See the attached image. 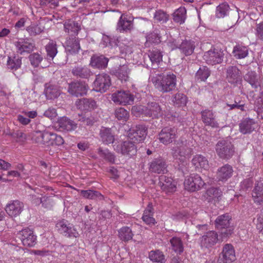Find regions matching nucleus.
<instances>
[{"instance_id": "obj_1", "label": "nucleus", "mask_w": 263, "mask_h": 263, "mask_svg": "<svg viewBox=\"0 0 263 263\" xmlns=\"http://www.w3.org/2000/svg\"><path fill=\"white\" fill-rule=\"evenodd\" d=\"M155 88L159 92L164 93L174 90L177 85V79L175 74L169 72L166 74L151 71L149 78Z\"/></svg>"}, {"instance_id": "obj_2", "label": "nucleus", "mask_w": 263, "mask_h": 263, "mask_svg": "<svg viewBox=\"0 0 263 263\" xmlns=\"http://www.w3.org/2000/svg\"><path fill=\"white\" fill-rule=\"evenodd\" d=\"M172 155L178 163H183L191 154L192 150L183 141L178 142L172 149Z\"/></svg>"}, {"instance_id": "obj_3", "label": "nucleus", "mask_w": 263, "mask_h": 263, "mask_svg": "<svg viewBox=\"0 0 263 263\" xmlns=\"http://www.w3.org/2000/svg\"><path fill=\"white\" fill-rule=\"evenodd\" d=\"M215 150L219 157L222 159H229L234 154V146L228 139L219 140L216 145Z\"/></svg>"}, {"instance_id": "obj_4", "label": "nucleus", "mask_w": 263, "mask_h": 263, "mask_svg": "<svg viewBox=\"0 0 263 263\" xmlns=\"http://www.w3.org/2000/svg\"><path fill=\"white\" fill-rule=\"evenodd\" d=\"M230 219L228 214H224L219 216L215 220V227L217 230L220 231L222 241L229 237L233 233V229L230 227Z\"/></svg>"}, {"instance_id": "obj_5", "label": "nucleus", "mask_w": 263, "mask_h": 263, "mask_svg": "<svg viewBox=\"0 0 263 263\" xmlns=\"http://www.w3.org/2000/svg\"><path fill=\"white\" fill-rule=\"evenodd\" d=\"M113 147L117 153L125 156L131 157L137 153V147L135 142L131 139L116 143Z\"/></svg>"}, {"instance_id": "obj_6", "label": "nucleus", "mask_w": 263, "mask_h": 263, "mask_svg": "<svg viewBox=\"0 0 263 263\" xmlns=\"http://www.w3.org/2000/svg\"><path fill=\"white\" fill-rule=\"evenodd\" d=\"M55 227L59 233L65 237L77 238L79 235L74 226L65 219L59 220Z\"/></svg>"}, {"instance_id": "obj_7", "label": "nucleus", "mask_w": 263, "mask_h": 263, "mask_svg": "<svg viewBox=\"0 0 263 263\" xmlns=\"http://www.w3.org/2000/svg\"><path fill=\"white\" fill-rule=\"evenodd\" d=\"M137 109L138 111H141L146 117H151L152 118H158L162 116L163 111L158 103L156 102H152L148 103L147 106L134 107L133 110Z\"/></svg>"}, {"instance_id": "obj_8", "label": "nucleus", "mask_w": 263, "mask_h": 263, "mask_svg": "<svg viewBox=\"0 0 263 263\" xmlns=\"http://www.w3.org/2000/svg\"><path fill=\"white\" fill-rule=\"evenodd\" d=\"M178 131L175 127H166L162 129L158 135L159 141L164 145L172 143L177 137Z\"/></svg>"}, {"instance_id": "obj_9", "label": "nucleus", "mask_w": 263, "mask_h": 263, "mask_svg": "<svg viewBox=\"0 0 263 263\" xmlns=\"http://www.w3.org/2000/svg\"><path fill=\"white\" fill-rule=\"evenodd\" d=\"M17 237L20 239L24 246L32 247L36 243V236L30 229L25 228L19 231Z\"/></svg>"}, {"instance_id": "obj_10", "label": "nucleus", "mask_w": 263, "mask_h": 263, "mask_svg": "<svg viewBox=\"0 0 263 263\" xmlns=\"http://www.w3.org/2000/svg\"><path fill=\"white\" fill-rule=\"evenodd\" d=\"M204 184V182L198 174L190 176L185 179L184 182L185 189L191 192H195L200 190Z\"/></svg>"}, {"instance_id": "obj_11", "label": "nucleus", "mask_w": 263, "mask_h": 263, "mask_svg": "<svg viewBox=\"0 0 263 263\" xmlns=\"http://www.w3.org/2000/svg\"><path fill=\"white\" fill-rule=\"evenodd\" d=\"M110 85V77L105 73L100 74L97 76L93 83V89L96 91L104 92L109 88Z\"/></svg>"}, {"instance_id": "obj_12", "label": "nucleus", "mask_w": 263, "mask_h": 263, "mask_svg": "<svg viewBox=\"0 0 263 263\" xmlns=\"http://www.w3.org/2000/svg\"><path fill=\"white\" fill-rule=\"evenodd\" d=\"M112 100L118 104H130L134 101V96L127 90H120L112 94Z\"/></svg>"}, {"instance_id": "obj_13", "label": "nucleus", "mask_w": 263, "mask_h": 263, "mask_svg": "<svg viewBox=\"0 0 263 263\" xmlns=\"http://www.w3.org/2000/svg\"><path fill=\"white\" fill-rule=\"evenodd\" d=\"M203 59L207 64L213 65L222 61L223 54L218 49H211L204 53Z\"/></svg>"}, {"instance_id": "obj_14", "label": "nucleus", "mask_w": 263, "mask_h": 263, "mask_svg": "<svg viewBox=\"0 0 263 263\" xmlns=\"http://www.w3.org/2000/svg\"><path fill=\"white\" fill-rule=\"evenodd\" d=\"M88 87L84 82H73L69 84L68 92L77 97L83 96L87 93Z\"/></svg>"}, {"instance_id": "obj_15", "label": "nucleus", "mask_w": 263, "mask_h": 263, "mask_svg": "<svg viewBox=\"0 0 263 263\" xmlns=\"http://www.w3.org/2000/svg\"><path fill=\"white\" fill-rule=\"evenodd\" d=\"M23 209V203L18 200H15L11 201L6 205L5 211L10 217H16L20 215Z\"/></svg>"}, {"instance_id": "obj_16", "label": "nucleus", "mask_w": 263, "mask_h": 263, "mask_svg": "<svg viewBox=\"0 0 263 263\" xmlns=\"http://www.w3.org/2000/svg\"><path fill=\"white\" fill-rule=\"evenodd\" d=\"M236 259L235 251L230 244H226L223 247L221 255L218 259L219 263H231Z\"/></svg>"}, {"instance_id": "obj_17", "label": "nucleus", "mask_w": 263, "mask_h": 263, "mask_svg": "<svg viewBox=\"0 0 263 263\" xmlns=\"http://www.w3.org/2000/svg\"><path fill=\"white\" fill-rule=\"evenodd\" d=\"M15 46L17 52L21 54L29 53L33 51L35 47L34 44L28 39L18 40L15 43Z\"/></svg>"}, {"instance_id": "obj_18", "label": "nucleus", "mask_w": 263, "mask_h": 263, "mask_svg": "<svg viewBox=\"0 0 263 263\" xmlns=\"http://www.w3.org/2000/svg\"><path fill=\"white\" fill-rule=\"evenodd\" d=\"M218 241V234L214 231H210L206 232L200 238L201 247L206 248L213 247Z\"/></svg>"}, {"instance_id": "obj_19", "label": "nucleus", "mask_w": 263, "mask_h": 263, "mask_svg": "<svg viewBox=\"0 0 263 263\" xmlns=\"http://www.w3.org/2000/svg\"><path fill=\"white\" fill-rule=\"evenodd\" d=\"M130 138L135 143L144 140L147 135V128L143 125H136L130 130Z\"/></svg>"}, {"instance_id": "obj_20", "label": "nucleus", "mask_w": 263, "mask_h": 263, "mask_svg": "<svg viewBox=\"0 0 263 263\" xmlns=\"http://www.w3.org/2000/svg\"><path fill=\"white\" fill-rule=\"evenodd\" d=\"M227 78L228 82L234 85L241 83V76L239 69L236 66H230L228 68Z\"/></svg>"}, {"instance_id": "obj_21", "label": "nucleus", "mask_w": 263, "mask_h": 263, "mask_svg": "<svg viewBox=\"0 0 263 263\" xmlns=\"http://www.w3.org/2000/svg\"><path fill=\"white\" fill-rule=\"evenodd\" d=\"M158 185L161 189L166 192L173 193L176 190V185L171 178L162 175L159 177Z\"/></svg>"}, {"instance_id": "obj_22", "label": "nucleus", "mask_w": 263, "mask_h": 263, "mask_svg": "<svg viewBox=\"0 0 263 263\" xmlns=\"http://www.w3.org/2000/svg\"><path fill=\"white\" fill-rule=\"evenodd\" d=\"M57 124L62 130L71 132L78 127V124L74 121L66 117H63L58 119Z\"/></svg>"}, {"instance_id": "obj_23", "label": "nucleus", "mask_w": 263, "mask_h": 263, "mask_svg": "<svg viewBox=\"0 0 263 263\" xmlns=\"http://www.w3.org/2000/svg\"><path fill=\"white\" fill-rule=\"evenodd\" d=\"M233 173L232 167L227 164L218 169L216 177L219 181H226L232 176Z\"/></svg>"}, {"instance_id": "obj_24", "label": "nucleus", "mask_w": 263, "mask_h": 263, "mask_svg": "<svg viewBox=\"0 0 263 263\" xmlns=\"http://www.w3.org/2000/svg\"><path fill=\"white\" fill-rule=\"evenodd\" d=\"M201 114L202 120L206 125L210 126L213 128L218 127V123L215 119V116L212 110L205 109L202 111Z\"/></svg>"}, {"instance_id": "obj_25", "label": "nucleus", "mask_w": 263, "mask_h": 263, "mask_svg": "<svg viewBox=\"0 0 263 263\" xmlns=\"http://www.w3.org/2000/svg\"><path fill=\"white\" fill-rule=\"evenodd\" d=\"M65 44L66 50L70 54L76 53L80 49L79 41L76 36L67 38Z\"/></svg>"}, {"instance_id": "obj_26", "label": "nucleus", "mask_w": 263, "mask_h": 263, "mask_svg": "<svg viewBox=\"0 0 263 263\" xmlns=\"http://www.w3.org/2000/svg\"><path fill=\"white\" fill-rule=\"evenodd\" d=\"M149 170L155 173L164 174L166 171L165 161L161 158L154 159L150 164Z\"/></svg>"}, {"instance_id": "obj_27", "label": "nucleus", "mask_w": 263, "mask_h": 263, "mask_svg": "<svg viewBox=\"0 0 263 263\" xmlns=\"http://www.w3.org/2000/svg\"><path fill=\"white\" fill-rule=\"evenodd\" d=\"M244 79L249 83L253 88L256 89L261 86V80L260 77L255 71H249L245 75Z\"/></svg>"}, {"instance_id": "obj_28", "label": "nucleus", "mask_w": 263, "mask_h": 263, "mask_svg": "<svg viewBox=\"0 0 263 263\" xmlns=\"http://www.w3.org/2000/svg\"><path fill=\"white\" fill-rule=\"evenodd\" d=\"M192 163L196 170H206L209 167V161L206 158L201 155H196L192 159Z\"/></svg>"}, {"instance_id": "obj_29", "label": "nucleus", "mask_w": 263, "mask_h": 263, "mask_svg": "<svg viewBox=\"0 0 263 263\" xmlns=\"http://www.w3.org/2000/svg\"><path fill=\"white\" fill-rule=\"evenodd\" d=\"M77 108L82 110L93 109L96 107V102L91 99L83 98L78 100L76 102Z\"/></svg>"}, {"instance_id": "obj_30", "label": "nucleus", "mask_w": 263, "mask_h": 263, "mask_svg": "<svg viewBox=\"0 0 263 263\" xmlns=\"http://www.w3.org/2000/svg\"><path fill=\"white\" fill-rule=\"evenodd\" d=\"M133 22L128 20L123 14H122L117 24V30L120 32H127L132 29Z\"/></svg>"}, {"instance_id": "obj_31", "label": "nucleus", "mask_w": 263, "mask_h": 263, "mask_svg": "<svg viewBox=\"0 0 263 263\" xmlns=\"http://www.w3.org/2000/svg\"><path fill=\"white\" fill-rule=\"evenodd\" d=\"M108 59L103 55H93L91 58L90 64L92 67L99 69L105 68L106 67Z\"/></svg>"}, {"instance_id": "obj_32", "label": "nucleus", "mask_w": 263, "mask_h": 263, "mask_svg": "<svg viewBox=\"0 0 263 263\" xmlns=\"http://www.w3.org/2000/svg\"><path fill=\"white\" fill-rule=\"evenodd\" d=\"M102 142L105 144L112 143L115 140V135L110 128H102L100 132Z\"/></svg>"}, {"instance_id": "obj_33", "label": "nucleus", "mask_w": 263, "mask_h": 263, "mask_svg": "<svg viewBox=\"0 0 263 263\" xmlns=\"http://www.w3.org/2000/svg\"><path fill=\"white\" fill-rule=\"evenodd\" d=\"M254 202L261 204H263V183L258 182L255 185L252 193Z\"/></svg>"}, {"instance_id": "obj_34", "label": "nucleus", "mask_w": 263, "mask_h": 263, "mask_svg": "<svg viewBox=\"0 0 263 263\" xmlns=\"http://www.w3.org/2000/svg\"><path fill=\"white\" fill-rule=\"evenodd\" d=\"M71 72L73 76L83 79H87L92 75L90 70L86 66H76Z\"/></svg>"}, {"instance_id": "obj_35", "label": "nucleus", "mask_w": 263, "mask_h": 263, "mask_svg": "<svg viewBox=\"0 0 263 263\" xmlns=\"http://www.w3.org/2000/svg\"><path fill=\"white\" fill-rule=\"evenodd\" d=\"M64 29L65 32L70 34L71 36H76L81 30V27L79 23L69 20L64 24Z\"/></svg>"}, {"instance_id": "obj_36", "label": "nucleus", "mask_w": 263, "mask_h": 263, "mask_svg": "<svg viewBox=\"0 0 263 263\" xmlns=\"http://www.w3.org/2000/svg\"><path fill=\"white\" fill-rule=\"evenodd\" d=\"M97 153L101 159L111 164L115 163L116 156L115 154L108 149L99 147L97 149Z\"/></svg>"}, {"instance_id": "obj_37", "label": "nucleus", "mask_w": 263, "mask_h": 263, "mask_svg": "<svg viewBox=\"0 0 263 263\" xmlns=\"http://www.w3.org/2000/svg\"><path fill=\"white\" fill-rule=\"evenodd\" d=\"M129 69L128 65H123L120 66L114 71L115 76L119 78L121 81L126 82L129 79Z\"/></svg>"}, {"instance_id": "obj_38", "label": "nucleus", "mask_w": 263, "mask_h": 263, "mask_svg": "<svg viewBox=\"0 0 263 263\" xmlns=\"http://www.w3.org/2000/svg\"><path fill=\"white\" fill-rule=\"evenodd\" d=\"M248 48L241 44L235 46L233 49L234 57L237 59H241L248 55Z\"/></svg>"}, {"instance_id": "obj_39", "label": "nucleus", "mask_w": 263, "mask_h": 263, "mask_svg": "<svg viewBox=\"0 0 263 263\" xmlns=\"http://www.w3.org/2000/svg\"><path fill=\"white\" fill-rule=\"evenodd\" d=\"M255 123L252 119H245L239 124V129L241 133L246 134L250 133L255 128L254 127Z\"/></svg>"}, {"instance_id": "obj_40", "label": "nucleus", "mask_w": 263, "mask_h": 263, "mask_svg": "<svg viewBox=\"0 0 263 263\" xmlns=\"http://www.w3.org/2000/svg\"><path fill=\"white\" fill-rule=\"evenodd\" d=\"M134 234L128 227H123L118 231V237L120 240L127 242L133 239Z\"/></svg>"}, {"instance_id": "obj_41", "label": "nucleus", "mask_w": 263, "mask_h": 263, "mask_svg": "<svg viewBox=\"0 0 263 263\" xmlns=\"http://www.w3.org/2000/svg\"><path fill=\"white\" fill-rule=\"evenodd\" d=\"M153 208L151 204H148L146 209L144 211L143 216L142 217L143 221L147 224L154 225L155 222V219L153 218Z\"/></svg>"}, {"instance_id": "obj_42", "label": "nucleus", "mask_w": 263, "mask_h": 263, "mask_svg": "<svg viewBox=\"0 0 263 263\" xmlns=\"http://www.w3.org/2000/svg\"><path fill=\"white\" fill-rule=\"evenodd\" d=\"M179 48L181 52L186 56L191 55L193 53L195 49L194 43L191 41H183Z\"/></svg>"}, {"instance_id": "obj_43", "label": "nucleus", "mask_w": 263, "mask_h": 263, "mask_svg": "<svg viewBox=\"0 0 263 263\" xmlns=\"http://www.w3.org/2000/svg\"><path fill=\"white\" fill-rule=\"evenodd\" d=\"M47 99H54L60 95V90L58 86L50 85L46 86L44 91Z\"/></svg>"}, {"instance_id": "obj_44", "label": "nucleus", "mask_w": 263, "mask_h": 263, "mask_svg": "<svg viewBox=\"0 0 263 263\" xmlns=\"http://www.w3.org/2000/svg\"><path fill=\"white\" fill-rule=\"evenodd\" d=\"M186 10L184 7H180L173 13V20L175 22L182 24L186 19Z\"/></svg>"}, {"instance_id": "obj_45", "label": "nucleus", "mask_w": 263, "mask_h": 263, "mask_svg": "<svg viewBox=\"0 0 263 263\" xmlns=\"http://www.w3.org/2000/svg\"><path fill=\"white\" fill-rule=\"evenodd\" d=\"M230 11V8L229 5L226 3H223L219 4L216 9L215 16L217 18H223L224 16L229 15Z\"/></svg>"}, {"instance_id": "obj_46", "label": "nucleus", "mask_w": 263, "mask_h": 263, "mask_svg": "<svg viewBox=\"0 0 263 263\" xmlns=\"http://www.w3.org/2000/svg\"><path fill=\"white\" fill-rule=\"evenodd\" d=\"M170 242L171 245L172 250L177 253H181L183 251L184 247L183 242L180 238L178 237H173L172 238Z\"/></svg>"}, {"instance_id": "obj_47", "label": "nucleus", "mask_w": 263, "mask_h": 263, "mask_svg": "<svg viewBox=\"0 0 263 263\" xmlns=\"http://www.w3.org/2000/svg\"><path fill=\"white\" fill-rule=\"evenodd\" d=\"M81 195L85 198L89 199L102 200L103 196L99 192L93 190H81Z\"/></svg>"}, {"instance_id": "obj_48", "label": "nucleus", "mask_w": 263, "mask_h": 263, "mask_svg": "<svg viewBox=\"0 0 263 263\" xmlns=\"http://www.w3.org/2000/svg\"><path fill=\"white\" fill-rule=\"evenodd\" d=\"M22 65V58L13 57H8L7 66L8 69L16 70L21 67Z\"/></svg>"}, {"instance_id": "obj_49", "label": "nucleus", "mask_w": 263, "mask_h": 263, "mask_svg": "<svg viewBox=\"0 0 263 263\" xmlns=\"http://www.w3.org/2000/svg\"><path fill=\"white\" fill-rule=\"evenodd\" d=\"M47 56L48 59L52 60L58 53L56 43L51 41L46 46Z\"/></svg>"}, {"instance_id": "obj_50", "label": "nucleus", "mask_w": 263, "mask_h": 263, "mask_svg": "<svg viewBox=\"0 0 263 263\" xmlns=\"http://www.w3.org/2000/svg\"><path fill=\"white\" fill-rule=\"evenodd\" d=\"M149 258L154 262L164 263L165 261L163 253L159 250L151 251L149 254Z\"/></svg>"}, {"instance_id": "obj_51", "label": "nucleus", "mask_w": 263, "mask_h": 263, "mask_svg": "<svg viewBox=\"0 0 263 263\" xmlns=\"http://www.w3.org/2000/svg\"><path fill=\"white\" fill-rule=\"evenodd\" d=\"M172 101L174 105L179 107L186 104L187 98L183 93L178 92L173 96Z\"/></svg>"}, {"instance_id": "obj_52", "label": "nucleus", "mask_w": 263, "mask_h": 263, "mask_svg": "<svg viewBox=\"0 0 263 263\" xmlns=\"http://www.w3.org/2000/svg\"><path fill=\"white\" fill-rule=\"evenodd\" d=\"M26 30L31 36L40 34L44 30V27L36 24H32L27 27Z\"/></svg>"}, {"instance_id": "obj_53", "label": "nucleus", "mask_w": 263, "mask_h": 263, "mask_svg": "<svg viewBox=\"0 0 263 263\" xmlns=\"http://www.w3.org/2000/svg\"><path fill=\"white\" fill-rule=\"evenodd\" d=\"M148 57L153 64H158L162 60V55L158 49H155L151 51Z\"/></svg>"}, {"instance_id": "obj_54", "label": "nucleus", "mask_w": 263, "mask_h": 263, "mask_svg": "<svg viewBox=\"0 0 263 263\" xmlns=\"http://www.w3.org/2000/svg\"><path fill=\"white\" fill-rule=\"evenodd\" d=\"M169 16L162 10L156 11L154 14V20L157 22L163 24L168 20Z\"/></svg>"}, {"instance_id": "obj_55", "label": "nucleus", "mask_w": 263, "mask_h": 263, "mask_svg": "<svg viewBox=\"0 0 263 263\" xmlns=\"http://www.w3.org/2000/svg\"><path fill=\"white\" fill-rule=\"evenodd\" d=\"M206 194L209 197V200H217L221 195V191L215 187L209 189L206 191Z\"/></svg>"}, {"instance_id": "obj_56", "label": "nucleus", "mask_w": 263, "mask_h": 263, "mask_svg": "<svg viewBox=\"0 0 263 263\" xmlns=\"http://www.w3.org/2000/svg\"><path fill=\"white\" fill-rule=\"evenodd\" d=\"M210 76V71L209 69L205 66L200 67L197 71L196 77L197 79L201 81H205Z\"/></svg>"}, {"instance_id": "obj_57", "label": "nucleus", "mask_w": 263, "mask_h": 263, "mask_svg": "<svg viewBox=\"0 0 263 263\" xmlns=\"http://www.w3.org/2000/svg\"><path fill=\"white\" fill-rule=\"evenodd\" d=\"M116 117L119 120L126 121L129 117L128 112L124 108L120 107L115 110Z\"/></svg>"}, {"instance_id": "obj_58", "label": "nucleus", "mask_w": 263, "mask_h": 263, "mask_svg": "<svg viewBox=\"0 0 263 263\" xmlns=\"http://www.w3.org/2000/svg\"><path fill=\"white\" fill-rule=\"evenodd\" d=\"M79 121L82 123L84 125H92L95 123V120L93 117L89 115H79Z\"/></svg>"}, {"instance_id": "obj_59", "label": "nucleus", "mask_w": 263, "mask_h": 263, "mask_svg": "<svg viewBox=\"0 0 263 263\" xmlns=\"http://www.w3.org/2000/svg\"><path fill=\"white\" fill-rule=\"evenodd\" d=\"M29 59L32 65L37 67L43 60V58L38 53L31 54L29 56Z\"/></svg>"}, {"instance_id": "obj_60", "label": "nucleus", "mask_w": 263, "mask_h": 263, "mask_svg": "<svg viewBox=\"0 0 263 263\" xmlns=\"http://www.w3.org/2000/svg\"><path fill=\"white\" fill-rule=\"evenodd\" d=\"M50 142L52 143L50 144V146H61L64 144V140L61 136L52 133Z\"/></svg>"}, {"instance_id": "obj_61", "label": "nucleus", "mask_w": 263, "mask_h": 263, "mask_svg": "<svg viewBox=\"0 0 263 263\" xmlns=\"http://www.w3.org/2000/svg\"><path fill=\"white\" fill-rule=\"evenodd\" d=\"M237 16L235 13L234 16H232L231 17L229 18L223 23V27L226 30H228L233 27L236 24L237 21Z\"/></svg>"}, {"instance_id": "obj_62", "label": "nucleus", "mask_w": 263, "mask_h": 263, "mask_svg": "<svg viewBox=\"0 0 263 263\" xmlns=\"http://www.w3.org/2000/svg\"><path fill=\"white\" fill-rule=\"evenodd\" d=\"M52 133L48 131L43 132V143L42 146H50V144L51 143V139L52 137Z\"/></svg>"}, {"instance_id": "obj_63", "label": "nucleus", "mask_w": 263, "mask_h": 263, "mask_svg": "<svg viewBox=\"0 0 263 263\" xmlns=\"http://www.w3.org/2000/svg\"><path fill=\"white\" fill-rule=\"evenodd\" d=\"M43 132L36 131L32 133V140L33 142L42 146L43 143Z\"/></svg>"}, {"instance_id": "obj_64", "label": "nucleus", "mask_w": 263, "mask_h": 263, "mask_svg": "<svg viewBox=\"0 0 263 263\" xmlns=\"http://www.w3.org/2000/svg\"><path fill=\"white\" fill-rule=\"evenodd\" d=\"M255 34L258 40L263 41V22L256 25Z\"/></svg>"}]
</instances>
